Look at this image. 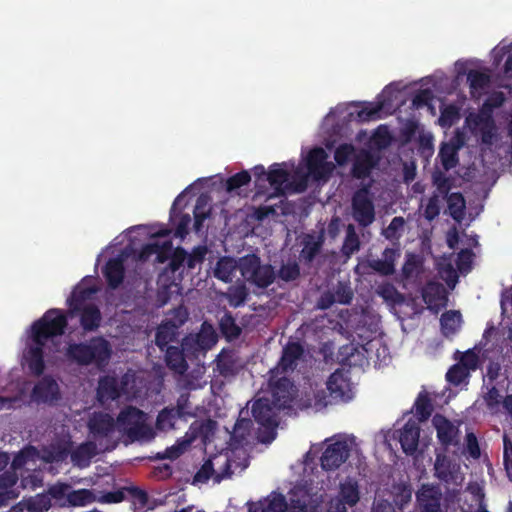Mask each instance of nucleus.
I'll return each instance as SVG.
<instances>
[{
    "label": "nucleus",
    "mask_w": 512,
    "mask_h": 512,
    "mask_svg": "<svg viewBox=\"0 0 512 512\" xmlns=\"http://www.w3.org/2000/svg\"><path fill=\"white\" fill-rule=\"evenodd\" d=\"M441 492L437 487L423 486L418 493V502L423 506V512H443L440 508Z\"/></svg>",
    "instance_id": "72a5a7b5"
},
{
    "label": "nucleus",
    "mask_w": 512,
    "mask_h": 512,
    "mask_svg": "<svg viewBox=\"0 0 512 512\" xmlns=\"http://www.w3.org/2000/svg\"><path fill=\"white\" fill-rule=\"evenodd\" d=\"M126 492L127 498H129L134 505H138L140 508H144L148 504L149 498L146 491L138 487L131 486L126 487Z\"/></svg>",
    "instance_id": "bf43d9fd"
},
{
    "label": "nucleus",
    "mask_w": 512,
    "mask_h": 512,
    "mask_svg": "<svg viewBox=\"0 0 512 512\" xmlns=\"http://www.w3.org/2000/svg\"><path fill=\"white\" fill-rule=\"evenodd\" d=\"M18 507L21 511L26 510L27 512H46L51 507V499L47 495L37 494L35 497H31L20 502Z\"/></svg>",
    "instance_id": "e433bc0d"
},
{
    "label": "nucleus",
    "mask_w": 512,
    "mask_h": 512,
    "mask_svg": "<svg viewBox=\"0 0 512 512\" xmlns=\"http://www.w3.org/2000/svg\"><path fill=\"white\" fill-rule=\"evenodd\" d=\"M384 443L390 450L399 443L403 452L410 455L416 464V419L411 417L402 428L388 431Z\"/></svg>",
    "instance_id": "1a4fd4ad"
},
{
    "label": "nucleus",
    "mask_w": 512,
    "mask_h": 512,
    "mask_svg": "<svg viewBox=\"0 0 512 512\" xmlns=\"http://www.w3.org/2000/svg\"><path fill=\"white\" fill-rule=\"evenodd\" d=\"M87 366L95 365L98 369H104L111 358L112 348L104 337H92L87 341Z\"/></svg>",
    "instance_id": "4468645a"
},
{
    "label": "nucleus",
    "mask_w": 512,
    "mask_h": 512,
    "mask_svg": "<svg viewBox=\"0 0 512 512\" xmlns=\"http://www.w3.org/2000/svg\"><path fill=\"white\" fill-rule=\"evenodd\" d=\"M340 330H345L346 337L357 345L370 344L378 334L379 322H335Z\"/></svg>",
    "instance_id": "9d476101"
},
{
    "label": "nucleus",
    "mask_w": 512,
    "mask_h": 512,
    "mask_svg": "<svg viewBox=\"0 0 512 512\" xmlns=\"http://www.w3.org/2000/svg\"><path fill=\"white\" fill-rule=\"evenodd\" d=\"M176 415L181 417V420H187L189 417H194L192 404L190 402V393H181L176 401V406L172 407Z\"/></svg>",
    "instance_id": "49530a36"
},
{
    "label": "nucleus",
    "mask_w": 512,
    "mask_h": 512,
    "mask_svg": "<svg viewBox=\"0 0 512 512\" xmlns=\"http://www.w3.org/2000/svg\"><path fill=\"white\" fill-rule=\"evenodd\" d=\"M287 501L281 493H273L267 498L249 506L248 512H285Z\"/></svg>",
    "instance_id": "bb28decb"
},
{
    "label": "nucleus",
    "mask_w": 512,
    "mask_h": 512,
    "mask_svg": "<svg viewBox=\"0 0 512 512\" xmlns=\"http://www.w3.org/2000/svg\"><path fill=\"white\" fill-rule=\"evenodd\" d=\"M189 445L188 441H178L176 444L167 447L164 452L157 453L158 459H170L175 460L179 458L187 449Z\"/></svg>",
    "instance_id": "6e6d98bb"
},
{
    "label": "nucleus",
    "mask_w": 512,
    "mask_h": 512,
    "mask_svg": "<svg viewBox=\"0 0 512 512\" xmlns=\"http://www.w3.org/2000/svg\"><path fill=\"white\" fill-rule=\"evenodd\" d=\"M67 325L68 322H33L31 326L33 345L29 346L24 354L28 368L33 375L40 376L45 370L44 346L46 342L63 335Z\"/></svg>",
    "instance_id": "f03ea898"
},
{
    "label": "nucleus",
    "mask_w": 512,
    "mask_h": 512,
    "mask_svg": "<svg viewBox=\"0 0 512 512\" xmlns=\"http://www.w3.org/2000/svg\"><path fill=\"white\" fill-rule=\"evenodd\" d=\"M269 389L271 394L270 402L277 410L290 408L295 398L296 388L287 374L270 370Z\"/></svg>",
    "instance_id": "6e6552de"
},
{
    "label": "nucleus",
    "mask_w": 512,
    "mask_h": 512,
    "mask_svg": "<svg viewBox=\"0 0 512 512\" xmlns=\"http://www.w3.org/2000/svg\"><path fill=\"white\" fill-rule=\"evenodd\" d=\"M354 152L355 148L352 144H341L336 148L334 152V159L339 166H344L347 164Z\"/></svg>",
    "instance_id": "052dcab7"
},
{
    "label": "nucleus",
    "mask_w": 512,
    "mask_h": 512,
    "mask_svg": "<svg viewBox=\"0 0 512 512\" xmlns=\"http://www.w3.org/2000/svg\"><path fill=\"white\" fill-rule=\"evenodd\" d=\"M327 153L322 147L311 149L307 155V170L315 180H327L333 172L334 165L327 162Z\"/></svg>",
    "instance_id": "2eb2a0df"
},
{
    "label": "nucleus",
    "mask_w": 512,
    "mask_h": 512,
    "mask_svg": "<svg viewBox=\"0 0 512 512\" xmlns=\"http://www.w3.org/2000/svg\"><path fill=\"white\" fill-rule=\"evenodd\" d=\"M395 489H396V493L394 495L393 501H394L395 505L400 510H402L404 508V506L410 502L412 493H411V490L405 485L397 486V487H395Z\"/></svg>",
    "instance_id": "69168bd1"
},
{
    "label": "nucleus",
    "mask_w": 512,
    "mask_h": 512,
    "mask_svg": "<svg viewBox=\"0 0 512 512\" xmlns=\"http://www.w3.org/2000/svg\"><path fill=\"white\" fill-rule=\"evenodd\" d=\"M304 353V347L300 342L288 341L282 349V355L277 365L272 369L273 373L287 374L293 372L298 365V361L304 356Z\"/></svg>",
    "instance_id": "6ab92c4d"
},
{
    "label": "nucleus",
    "mask_w": 512,
    "mask_h": 512,
    "mask_svg": "<svg viewBox=\"0 0 512 512\" xmlns=\"http://www.w3.org/2000/svg\"><path fill=\"white\" fill-rule=\"evenodd\" d=\"M459 468V465L453 462L447 455L437 453L434 462V471L438 479L446 483H456L459 477Z\"/></svg>",
    "instance_id": "4be33fe9"
},
{
    "label": "nucleus",
    "mask_w": 512,
    "mask_h": 512,
    "mask_svg": "<svg viewBox=\"0 0 512 512\" xmlns=\"http://www.w3.org/2000/svg\"><path fill=\"white\" fill-rule=\"evenodd\" d=\"M503 443H504V452H503L504 466H505L508 477L512 480V441L506 434L503 436Z\"/></svg>",
    "instance_id": "774afa93"
},
{
    "label": "nucleus",
    "mask_w": 512,
    "mask_h": 512,
    "mask_svg": "<svg viewBox=\"0 0 512 512\" xmlns=\"http://www.w3.org/2000/svg\"><path fill=\"white\" fill-rule=\"evenodd\" d=\"M87 341L71 343L66 349L67 359L78 366H87Z\"/></svg>",
    "instance_id": "58836bf2"
},
{
    "label": "nucleus",
    "mask_w": 512,
    "mask_h": 512,
    "mask_svg": "<svg viewBox=\"0 0 512 512\" xmlns=\"http://www.w3.org/2000/svg\"><path fill=\"white\" fill-rule=\"evenodd\" d=\"M165 360L168 368L178 374H184L188 370V357L182 345L181 347H167Z\"/></svg>",
    "instance_id": "c756f323"
},
{
    "label": "nucleus",
    "mask_w": 512,
    "mask_h": 512,
    "mask_svg": "<svg viewBox=\"0 0 512 512\" xmlns=\"http://www.w3.org/2000/svg\"><path fill=\"white\" fill-rule=\"evenodd\" d=\"M100 288L92 283L88 277L77 283L66 299L68 309L51 308L47 310L38 320H68V318L79 320H102L101 300L99 297Z\"/></svg>",
    "instance_id": "f257e3e1"
},
{
    "label": "nucleus",
    "mask_w": 512,
    "mask_h": 512,
    "mask_svg": "<svg viewBox=\"0 0 512 512\" xmlns=\"http://www.w3.org/2000/svg\"><path fill=\"white\" fill-rule=\"evenodd\" d=\"M95 500L94 494L88 489L71 490L67 494V503L72 507L86 506Z\"/></svg>",
    "instance_id": "37998d69"
},
{
    "label": "nucleus",
    "mask_w": 512,
    "mask_h": 512,
    "mask_svg": "<svg viewBox=\"0 0 512 512\" xmlns=\"http://www.w3.org/2000/svg\"><path fill=\"white\" fill-rule=\"evenodd\" d=\"M277 408L273 406L268 398L257 399L252 406L254 420L266 429H275L278 426Z\"/></svg>",
    "instance_id": "412c9836"
},
{
    "label": "nucleus",
    "mask_w": 512,
    "mask_h": 512,
    "mask_svg": "<svg viewBox=\"0 0 512 512\" xmlns=\"http://www.w3.org/2000/svg\"><path fill=\"white\" fill-rule=\"evenodd\" d=\"M480 349L474 347L466 352L456 351L454 353V360L459 361L469 372L476 370L480 363L479 357Z\"/></svg>",
    "instance_id": "ea45409f"
},
{
    "label": "nucleus",
    "mask_w": 512,
    "mask_h": 512,
    "mask_svg": "<svg viewBox=\"0 0 512 512\" xmlns=\"http://www.w3.org/2000/svg\"><path fill=\"white\" fill-rule=\"evenodd\" d=\"M333 293L335 294L336 302L343 305H348L352 302L354 293L348 284L339 282L335 287Z\"/></svg>",
    "instance_id": "13d9d810"
},
{
    "label": "nucleus",
    "mask_w": 512,
    "mask_h": 512,
    "mask_svg": "<svg viewBox=\"0 0 512 512\" xmlns=\"http://www.w3.org/2000/svg\"><path fill=\"white\" fill-rule=\"evenodd\" d=\"M207 254L206 246H197L194 247L191 253H187V258L185 259V268L188 270H193L196 266L201 265Z\"/></svg>",
    "instance_id": "864d4df0"
},
{
    "label": "nucleus",
    "mask_w": 512,
    "mask_h": 512,
    "mask_svg": "<svg viewBox=\"0 0 512 512\" xmlns=\"http://www.w3.org/2000/svg\"><path fill=\"white\" fill-rule=\"evenodd\" d=\"M98 454L97 444L95 441H85L79 444L70 453L71 462L79 468H86L90 465L91 460Z\"/></svg>",
    "instance_id": "a878e982"
},
{
    "label": "nucleus",
    "mask_w": 512,
    "mask_h": 512,
    "mask_svg": "<svg viewBox=\"0 0 512 512\" xmlns=\"http://www.w3.org/2000/svg\"><path fill=\"white\" fill-rule=\"evenodd\" d=\"M434 410L433 399L427 392L418 395V414L421 415L420 420L427 419Z\"/></svg>",
    "instance_id": "4d7b16f0"
},
{
    "label": "nucleus",
    "mask_w": 512,
    "mask_h": 512,
    "mask_svg": "<svg viewBox=\"0 0 512 512\" xmlns=\"http://www.w3.org/2000/svg\"><path fill=\"white\" fill-rule=\"evenodd\" d=\"M348 373L349 371L343 368L337 369L326 381L329 396L333 400L347 402L352 399V383Z\"/></svg>",
    "instance_id": "ddd939ff"
},
{
    "label": "nucleus",
    "mask_w": 512,
    "mask_h": 512,
    "mask_svg": "<svg viewBox=\"0 0 512 512\" xmlns=\"http://www.w3.org/2000/svg\"><path fill=\"white\" fill-rule=\"evenodd\" d=\"M89 435L101 443L102 440H110L117 429V421L112 415L102 411L93 412L88 421Z\"/></svg>",
    "instance_id": "f8f14e48"
},
{
    "label": "nucleus",
    "mask_w": 512,
    "mask_h": 512,
    "mask_svg": "<svg viewBox=\"0 0 512 512\" xmlns=\"http://www.w3.org/2000/svg\"><path fill=\"white\" fill-rule=\"evenodd\" d=\"M391 134L384 125L379 126L372 135L371 141L378 149H384L391 144Z\"/></svg>",
    "instance_id": "5fc2aeb1"
},
{
    "label": "nucleus",
    "mask_w": 512,
    "mask_h": 512,
    "mask_svg": "<svg viewBox=\"0 0 512 512\" xmlns=\"http://www.w3.org/2000/svg\"><path fill=\"white\" fill-rule=\"evenodd\" d=\"M288 179V171L281 168L279 164H273L267 173V180L276 190H279Z\"/></svg>",
    "instance_id": "de8ad7c7"
},
{
    "label": "nucleus",
    "mask_w": 512,
    "mask_h": 512,
    "mask_svg": "<svg viewBox=\"0 0 512 512\" xmlns=\"http://www.w3.org/2000/svg\"><path fill=\"white\" fill-rule=\"evenodd\" d=\"M382 259L368 261V267L382 276H390L395 272V261L400 257V250L386 248L382 253Z\"/></svg>",
    "instance_id": "b1692460"
},
{
    "label": "nucleus",
    "mask_w": 512,
    "mask_h": 512,
    "mask_svg": "<svg viewBox=\"0 0 512 512\" xmlns=\"http://www.w3.org/2000/svg\"><path fill=\"white\" fill-rule=\"evenodd\" d=\"M467 81L471 96L476 97L477 94H481L489 86L490 76L487 73L472 69L467 73Z\"/></svg>",
    "instance_id": "c9c22d12"
},
{
    "label": "nucleus",
    "mask_w": 512,
    "mask_h": 512,
    "mask_svg": "<svg viewBox=\"0 0 512 512\" xmlns=\"http://www.w3.org/2000/svg\"><path fill=\"white\" fill-rule=\"evenodd\" d=\"M450 216L461 221L465 214L466 202L464 196L460 192H454L445 196Z\"/></svg>",
    "instance_id": "4c0bfd02"
},
{
    "label": "nucleus",
    "mask_w": 512,
    "mask_h": 512,
    "mask_svg": "<svg viewBox=\"0 0 512 512\" xmlns=\"http://www.w3.org/2000/svg\"><path fill=\"white\" fill-rule=\"evenodd\" d=\"M239 270V261L229 256L218 259L213 269V276L225 283L232 282L236 271Z\"/></svg>",
    "instance_id": "7c9ffc66"
},
{
    "label": "nucleus",
    "mask_w": 512,
    "mask_h": 512,
    "mask_svg": "<svg viewBox=\"0 0 512 512\" xmlns=\"http://www.w3.org/2000/svg\"><path fill=\"white\" fill-rule=\"evenodd\" d=\"M278 277L285 282L295 281L300 277V266L296 261L282 264L278 270Z\"/></svg>",
    "instance_id": "3c124183"
},
{
    "label": "nucleus",
    "mask_w": 512,
    "mask_h": 512,
    "mask_svg": "<svg viewBox=\"0 0 512 512\" xmlns=\"http://www.w3.org/2000/svg\"><path fill=\"white\" fill-rule=\"evenodd\" d=\"M350 449L345 441H336L329 444L320 458L321 467L325 471H334L346 462Z\"/></svg>",
    "instance_id": "f3484780"
},
{
    "label": "nucleus",
    "mask_w": 512,
    "mask_h": 512,
    "mask_svg": "<svg viewBox=\"0 0 512 512\" xmlns=\"http://www.w3.org/2000/svg\"><path fill=\"white\" fill-rule=\"evenodd\" d=\"M466 123L471 130L479 129L481 140L484 144H491L494 137L495 124L489 111L470 113L466 117Z\"/></svg>",
    "instance_id": "aec40b11"
},
{
    "label": "nucleus",
    "mask_w": 512,
    "mask_h": 512,
    "mask_svg": "<svg viewBox=\"0 0 512 512\" xmlns=\"http://www.w3.org/2000/svg\"><path fill=\"white\" fill-rule=\"evenodd\" d=\"M103 275L111 289L118 288L124 280L125 268L122 259L110 258L103 267Z\"/></svg>",
    "instance_id": "cd10ccee"
},
{
    "label": "nucleus",
    "mask_w": 512,
    "mask_h": 512,
    "mask_svg": "<svg viewBox=\"0 0 512 512\" xmlns=\"http://www.w3.org/2000/svg\"><path fill=\"white\" fill-rule=\"evenodd\" d=\"M460 119V109L455 104L444 106L441 109L438 123L442 128H450Z\"/></svg>",
    "instance_id": "a18cd8bd"
},
{
    "label": "nucleus",
    "mask_w": 512,
    "mask_h": 512,
    "mask_svg": "<svg viewBox=\"0 0 512 512\" xmlns=\"http://www.w3.org/2000/svg\"><path fill=\"white\" fill-rule=\"evenodd\" d=\"M339 499L350 507L355 506L360 499L357 482L346 481L345 483H342L340 485Z\"/></svg>",
    "instance_id": "a19ab883"
},
{
    "label": "nucleus",
    "mask_w": 512,
    "mask_h": 512,
    "mask_svg": "<svg viewBox=\"0 0 512 512\" xmlns=\"http://www.w3.org/2000/svg\"><path fill=\"white\" fill-rule=\"evenodd\" d=\"M470 376V372L458 361L447 372L446 379L449 383L457 386L463 383Z\"/></svg>",
    "instance_id": "09e8293b"
},
{
    "label": "nucleus",
    "mask_w": 512,
    "mask_h": 512,
    "mask_svg": "<svg viewBox=\"0 0 512 512\" xmlns=\"http://www.w3.org/2000/svg\"><path fill=\"white\" fill-rule=\"evenodd\" d=\"M251 181V175L247 170H242L232 176H230L226 180V190L227 192L231 193L235 191L238 188H241L243 186H246Z\"/></svg>",
    "instance_id": "8fccbe9b"
},
{
    "label": "nucleus",
    "mask_w": 512,
    "mask_h": 512,
    "mask_svg": "<svg viewBox=\"0 0 512 512\" xmlns=\"http://www.w3.org/2000/svg\"><path fill=\"white\" fill-rule=\"evenodd\" d=\"M207 199L201 195L197 198L196 205L193 211L194 215V230L199 233L203 228L204 221L210 216V209H206Z\"/></svg>",
    "instance_id": "c03bdc74"
},
{
    "label": "nucleus",
    "mask_w": 512,
    "mask_h": 512,
    "mask_svg": "<svg viewBox=\"0 0 512 512\" xmlns=\"http://www.w3.org/2000/svg\"><path fill=\"white\" fill-rule=\"evenodd\" d=\"M71 452L70 442L51 446L48 459L50 461L61 462L64 461Z\"/></svg>",
    "instance_id": "680f3d73"
},
{
    "label": "nucleus",
    "mask_w": 512,
    "mask_h": 512,
    "mask_svg": "<svg viewBox=\"0 0 512 512\" xmlns=\"http://www.w3.org/2000/svg\"><path fill=\"white\" fill-rule=\"evenodd\" d=\"M120 395L121 391L116 377L106 375L99 379L97 388V398L99 401H113L118 399Z\"/></svg>",
    "instance_id": "2f4dec72"
},
{
    "label": "nucleus",
    "mask_w": 512,
    "mask_h": 512,
    "mask_svg": "<svg viewBox=\"0 0 512 512\" xmlns=\"http://www.w3.org/2000/svg\"><path fill=\"white\" fill-rule=\"evenodd\" d=\"M225 379L235 377L239 372L238 360L233 351L222 350L217 356L214 369Z\"/></svg>",
    "instance_id": "c85d7f7f"
},
{
    "label": "nucleus",
    "mask_w": 512,
    "mask_h": 512,
    "mask_svg": "<svg viewBox=\"0 0 512 512\" xmlns=\"http://www.w3.org/2000/svg\"><path fill=\"white\" fill-rule=\"evenodd\" d=\"M501 398L499 391L495 387L491 388L484 396L486 405L492 413H498L500 411L502 404Z\"/></svg>",
    "instance_id": "0e129e2a"
},
{
    "label": "nucleus",
    "mask_w": 512,
    "mask_h": 512,
    "mask_svg": "<svg viewBox=\"0 0 512 512\" xmlns=\"http://www.w3.org/2000/svg\"><path fill=\"white\" fill-rule=\"evenodd\" d=\"M147 420L148 415L144 411L135 406H126L116 418L117 430L130 442H150L155 432Z\"/></svg>",
    "instance_id": "39448f33"
},
{
    "label": "nucleus",
    "mask_w": 512,
    "mask_h": 512,
    "mask_svg": "<svg viewBox=\"0 0 512 512\" xmlns=\"http://www.w3.org/2000/svg\"><path fill=\"white\" fill-rule=\"evenodd\" d=\"M185 322H161L157 327L155 343L161 349H167L169 343L174 342L177 336V330Z\"/></svg>",
    "instance_id": "473e14b6"
},
{
    "label": "nucleus",
    "mask_w": 512,
    "mask_h": 512,
    "mask_svg": "<svg viewBox=\"0 0 512 512\" xmlns=\"http://www.w3.org/2000/svg\"><path fill=\"white\" fill-rule=\"evenodd\" d=\"M433 425L437 430V436L443 445L456 444L458 437V427L442 415H435L432 419Z\"/></svg>",
    "instance_id": "393cba45"
},
{
    "label": "nucleus",
    "mask_w": 512,
    "mask_h": 512,
    "mask_svg": "<svg viewBox=\"0 0 512 512\" xmlns=\"http://www.w3.org/2000/svg\"><path fill=\"white\" fill-rule=\"evenodd\" d=\"M462 145L463 141L459 135L452 138L448 142L441 143L438 158L440 159V162L446 171L453 169L458 165V151Z\"/></svg>",
    "instance_id": "5701e85b"
},
{
    "label": "nucleus",
    "mask_w": 512,
    "mask_h": 512,
    "mask_svg": "<svg viewBox=\"0 0 512 512\" xmlns=\"http://www.w3.org/2000/svg\"><path fill=\"white\" fill-rule=\"evenodd\" d=\"M375 164L373 155L368 151H362L353 163L352 175L357 179H364L370 175Z\"/></svg>",
    "instance_id": "f704fd0d"
},
{
    "label": "nucleus",
    "mask_w": 512,
    "mask_h": 512,
    "mask_svg": "<svg viewBox=\"0 0 512 512\" xmlns=\"http://www.w3.org/2000/svg\"><path fill=\"white\" fill-rule=\"evenodd\" d=\"M423 301L427 305L426 309L435 316L447 306L448 292L442 283L430 281L421 291Z\"/></svg>",
    "instance_id": "dca6fc26"
},
{
    "label": "nucleus",
    "mask_w": 512,
    "mask_h": 512,
    "mask_svg": "<svg viewBox=\"0 0 512 512\" xmlns=\"http://www.w3.org/2000/svg\"><path fill=\"white\" fill-rule=\"evenodd\" d=\"M218 341V335L210 322H202L201 329L196 334H188L182 339V346L188 360H196L205 356Z\"/></svg>",
    "instance_id": "0eeeda50"
},
{
    "label": "nucleus",
    "mask_w": 512,
    "mask_h": 512,
    "mask_svg": "<svg viewBox=\"0 0 512 512\" xmlns=\"http://www.w3.org/2000/svg\"><path fill=\"white\" fill-rule=\"evenodd\" d=\"M178 419L181 420V417L176 415L172 407H165L158 413L155 426L160 431H169L175 428Z\"/></svg>",
    "instance_id": "79ce46f5"
},
{
    "label": "nucleus",
    "mask_w": 512,
    "mask_h": 512,
    "mask_svg": "<svg viewBox=\"0 0 512 512\" xmlns=\"http://www.w3.org/2000/svg\"><path fill=\"white\" fill-rule=\"evenodd\" d=\"M239 271L247 282L259 288H267L275 279L274 268L270 264H261L260 257L256 254L241 257Z\"/></svg>",
    "instance_id": "423d86ee"
},
{
    "label": "nucleus",
    "mask_w": 512,
    "mask_h": 512,
    "mask_svg": "<svg viewBox=\"0 0 512 512\" xmlns=\"http://www.w3.org/2000/svg\"><path fill=\"white\" fill-rule=\"evenodd\" d=\"M440 213V200L439 195L434 193L428 200L424 210V216L427 220L435 219Z\"/></svg>",
    "instance_id": "338daca9"
},
{
    "label": "nucleus",
    "mask_w": 512,
    "mask_h": 512,
    "mask_svg": "<svg viewBox=\"0 0 512 512\" xmlns=\"http://www.w3.org/2000/svg\"><path fill=\"white\" fill-rule=\"evenodd\" d=\"M404 102L405 92L399 88L398 84L391 83L383 89L375 102L356 103V105H362L357 112L358 121L369 122L381 119L383 116L394 113Z\"/></svg>",
    "instance_id": "7ed1b4c3"
},
{
    "label": "nucleus",
    "mask_w": 512,
    "mask_h": 512,
    "mask_svg": "<svg viewBox=\"0 0 512 512\" xmlns=\"http://www.w3.org/2000/svg\"><path fill=\"white\" fill-rule=\"evenodd\" d=\"M31 398L36 403L54 404L61 398L60 388L51 376L42 377L33 387Z\"/></svg>",
    "instance_id": "a211bd4d"
},
{
    "label": "nucleus",
    "mask_w": 512,
    "mask_h": 512,
    "mask_svg": "<svg viewBox=\"0 0 512 512\" xmlns=\"http://www.w3.org/2000/svg\"><path fill=\"white\" fill-rule=\"evenodd\" d=\"M187 251L182 247L174 249L168 265L159 273L157 278V302L159 306L168 303L173 293H178L185 269Z\"/></svg>",
    "instance_id": "20e7f679"
},
{
    "label": "nucleus",
    "mask_w": 512,
    "mask_h": 512,
    "mask_svg": "<svg viewBox=\"0 0 512 512\" xmlns=\"http://www.w3.org/2000/svg\"><path fill=\"white\" fill-rule=\"evenodd\" d=\"M432 181L434 186L436 187L438 195L445 197L449 194V191L452 188V180L449 177H447L442 171H434L432 174Z\"/></svg>",
    "instance_id": "603ef678"
},
{
    "label": "nucleus",
    "mask_w": 512,
    "mask_h": 512,
    "mask_svg": "<svg viewBox=\"0 0 512 512\" xmlns=\"http://www.w3.org/2000/svg\"><path fill=\"white\" fill-rule=\"evenodd\" d=\"M352 216L362 227L369 226L375 220V208L367 187L360 188L353 194Z\"/></svg>",
    "instance_id": "9b49d317"
},
{
    "label": "nucleus",
    "mask_w": 512,
    "mask_h": 512,
    "mask_svg": "<svg viewBox=\"0 0 512 512\" xmlns=\"http://www.w3.org/2000/svg\"><path fill=\"white\" fill-rule=\"evenodd\" d=\"M360 247V241L352 226L349 227L347 236L345 238L342 251L345 255L349 256L354 252L358 251Z\"/></svg>",
    "instance_id": "e2e57ef3"
}]
</instances>
